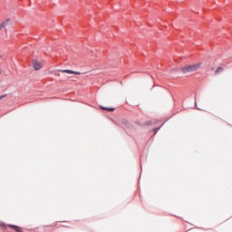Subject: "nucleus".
<instances>
[{
    "instance_id": "obj_1",
    "label": "nucleus",
    "mask_w": 232,
    "mask_h": 232,
    "mask_svg": "<svg viewBox=\"0 0 232 232\" xmlns=\"http://www.w3.org/2000/svg\"><path fill=\"white\" fill-rule=\"evenodd\" d=\"M200 68V63H196L193 65H188L181 69L182 73H191V72H197Z\"/></svg>"
},
{
    "instance_id": "obj_2",
    "label": "nucleus",
    "mask_w": 232,
    "mask_h": 232,
    "mask_svg": "<svg viewBox=\"0 0 232 232\" xmlns=\"http://www.w3.org/2000/svg\"><path fill=\"white\" fill-rule=\"evenodd\" d=\"M5 26H12V18H7L0 24V29L5 28Z\"/></svg>"
},
{
    "instance_id": "obj_3",
    "label": "nucleus",
    "mask_w": 232,
    "mask_h": 232,
    "mask_svg": "<svg viewBox=\"0 0 232 232\" xmlns=\"http://www.w3.org/2000/svg\"><path fill=\"white\" fill-rule=\"evenodd\" d=\"M59 72L61 73H70V74H73V75H81V72H75V71H72V70H60Z\"/></svg>"
},
{
    "instance_id": "obj_4",
    "label": "nucleus",
    "mask_w": 232,
    "mask_h": 232,
    "mask_svg": "<svg viewBox=\"0 0 232 232\" xmlns=\"http://www.w3.org/2000/svg\"><path fill=\"white\" fill-rule=\"evenodd\" d=\"M33 68L34 70H41V63L37 60H33Z\"/></svg>"
},
{
    "instance_id": "obj_5",
    "label": "nucleus",
    "mask_w": 232,
    "mask_h": 232,
    "mask_svg": "<svg viewBox=\"0 0 232 232\" xmlns=\"http://www.w3.org/2000/svg\"><path fill=\"white\" fill-rule=\"evenodd\" d=\"M9 227H11L12 229H14L16 232H23V230L21 229V227L15 226V225H8Z\"/></svg>"
},
{
    "instance_id": "obj_6",
    "label": "nucleus",
    "mask_w": 232,
    "mask_h": 232,
    "mask_svg": "<svg viewBox=\"0 0 232 232\" xmlns=\"http://www.w3.org/2000/svg\"><path fill=\"white\" fill-rule=\"evenodd\" d=\"M102 110H105L106 111H115V108H108L101 106Z\"/></svg>"
},
{
    "instance_id": "obj_7",
    "label": "nucleus",
    "mask_w": 232,
    "mask_h": 232,
    "mask_svg": "<svg viewBox=\"0 0 232 232\" xmlns=\"http://www.w3.org/2000/svg\"><path fill=\"white\" fill-rule=\"evenodd\" d=\"M220 72H224V69H223L222 67H219V68H218V69L216 70V72H215L216 75L218 74V73H220Z\"/></svg>"
},
{
    "instance_id": "obj_8",
    "label": "nucleus",
    "mask_w": 232,
    "mask_h": 232,
    "mask_svg": "<svg viewBox=\"0 0 232 232\" xmlns=\"http://www.w3.org/2000/svg\"><path fill=\"white\" fill-rule=\"evenodd\" d=\"M0 227L3 228L4 230H5L7 227H6V224L2 223V224H0Z\"/></svg>"
},
{
    "instance_id": "obj_9",
    "label": "nucleus",
    "mask_w": 232,
    "mask_h": 232,
    "mask_svg": "<svg viewBox=\"0 0 232 232\" xmlns=\"http://www.w3.org/2000/svg\"><path fill=\"white\" fill-rule=\"evenodd\" d=\"M152 122L151 121H147L146 123L143 124V126H151Z\"/></svg>"
},
{
    "instance_id": "obj_10",
    "label": "nucleus",
    "mask_w": 232,
    "mask_h": 232,
    "mask_svg": "<svg viewBox=\"0 0 232 232\" xmlns=\"http://www.w3.org/2000/svg\"><path fill=\"white\" fill-rule=\"evenodd\" d=\"M5 97H6V94L0 96V101H3V99H5Z\"/></svg>"
},
{
    "instance_id": "obj_11",
    "label": "nucleus",
    "mask_w": 232,
    "mask_h": 232,
    "mask_svg": "<svg viewBox=\"0 0 232 232\" xmlns=\"http://www.w3.org/2000/svg\"><path fill=\"white\" fill-rule=\"evenodd\" d=\"M159 130H160V127L154 129L153 131H155V133H157V131H159Z\"/></svg>"
},
{
    "instance_id": "obj_12",
    "label": "nucleus",
    "mask_w": 232,
    "mask_h": 232,
    "mask_svg": "<svg viewBox=\"0 0 232 232\" xmlns=\"http://www.w3.org/2000/svg\"><path fill=\"white\" fill-rule=\"evenodd\" d=\"M195 104H196V106H197V98L195 99Z\"/></svg>"
},
{
    "instance_id": "obj_13",
    "label": "nucleus",
    "mask_w": 232,
    "mask_h": 232,
    "mask_svg": "<svg viewBox=\"0 0 232 232\" xmlns=\"http://www.w3.org/2000/svg\"><path fill=\"white\" fill-rule=\"evenodd\" d=\"M5 34H6V32H8L6 29H5Z\"/></svg>"
},
{
    "instance_id": "obj_14",
    "label": "nucleus",
    "mask_w": 232,
    "mask_h": 232,
    "mask_svg": "<svg viewBox=\"0 0 232 232\" xmlns=\"http://www.w3.org/2000/svg\"><path fill=\"white\" fill-rule=\"evenodd\" d=\"M0 59H3V56L0 55Z\"/></svg>"
},
{
    "instance_id": "obj_15",
    "label": "nucleus",
    "mask_w": 232,
    "mask_h": 232,
    "mask_svg": "<svg viewBox=\"0 0 232 232\" xmlns=\"http://www.w3.org/2000/svg\"><path fill=\"white\" fill-rule=\"evenodd\" d=\"M197 110H202V109H200V108H197Z\"/></svg>"
},
{
    "instance_id": "obj_16",
    "label": "nucleus",
    "mask_w": 232,
    "mask_h": 232,
    "mask_svg": "<svg viewBox=\"0 0 232 232\" xmlns=\"http://www.w3.org/2000/svg\"><path fill=\"white\" fill-rule=\"evenodd\" d=\"M0 74H1V69H0Z\"/></svg>"
}]
</instances>
